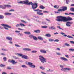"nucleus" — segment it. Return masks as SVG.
Listing matches in <instances>:
<instances>
[{"instance_id": "nucleus-1", "label": "nucleus", "mask_w": 74, "mask_h": 74, "mask_svg": "<svg viewBox=\"0 0 74 74\" xmlns=\"http://www.w3.org/2000/svg\"><path fill=\"white\" fill-rule=\"evenodd\" d=\"M56 21L58 22H67L69 21H72L73 19L68 16L67 18L66 17L62 16H58L56 17Z\"/></svg>"}, {"instance_id": "nucleus-2", "label": "nucleus", "mask_w": 74, "mask_h": 74, "mask_svg": "<svg viewBox=\"0 0 74 74\" xmlns=\"http://www.w3.org/2000/svg\"><path fill=\"white\" fill-rule=\"evenodd\" d=\"M38 3H33L32 2H29V1H28V3L27 5H31L32 6V8L33 9H36V8H37L38 7Z\"/></svg>"}, {"instance_id": "nucleus-3", "label": "nucleus", "mask_w": 74, "mask_h": 74, "mask_svg": "<svg viewBox=\"0 0 74 74\" xmlns=\"http://www.w3.org/2000/svg\"><path fill=\"white\" fill-rule=\"evenodd\" d=\"M39 57L40 58L39 59H40L41 62H42V63L46 62V59L44 58L43 56H40Z\"/></svg>"}, {"instance_id": "nucleus-4", "label": "nucleus", "mask_w": 74, "mask_h": 74, "mask_svg": "<svg viewBox=\"0 0 74 74\" xmlns=\"http://www.w3.org/2000/svg\"><path fill=\"white\" fill-rule=\"evenodd\" d=\"M2 26H3V27L6 29V30H8V29L7 28V27H8V28H11V27L10 26H9L8 25L6 24H1Z\"/></svg>"}, {"instance_id": "nucleus-5", "label": "nucleus", "mask_w": 74, "mask_h": 74, "mask_svg": "<svg viewBox=\"0 0 74 74\" xmlns=\"http://www.w3.org/2000/svg\"><path fill=\"white\" fill-rule=\"evenodd\" d=\"M28 2L29 0H27L25 1L18 2V3H19L20 4H27V5H28Z\"/></svg>"}, {"instance_id": "nucleus-6", "label": "nucleus", "mask_w": 74, "mask_h": 74, "mask_svg": "<svg viewBox=\"0 0 74 74\" xmlns=\"http://www.w3.org/2000/svg\"><path fill=\"white\" fill-rule=\"evenodd\" d=\"M67 10V8L66 7H64L63 8V9H60L58 10V11H60L61 12H63V11H66Z\"/></svg>"}, {"instance_id": "nucleus-7", "label": "nucleus", "mask_w": 74, "mask_h": 74, "mask_svg": "<svg viewBox=\"0 0 74 74\" xmlns=\"http://www.w3.org/2000/svg\"><path fill=\"white\" fill-rule=\"evenodd\" d=\"M8 62H10V63H12L13 64H16V63H18V62H15V60H9Z\"/></svg>"}, {"instance_id": "nucleus-8", "label": "nucleus", "mask_w": 74, "mask_h": 74, "mask_svg": "<svg viewBox=\"0 0 74 74\" xmlns=\"http://www.w3.org/2000/svg\"><path fill=\"white\" fill-rule=\"evenodd\" d=\"M60 59H61V60H64V61H68V60H67V58H64V57H60Z\"/></svg>"}, {"instance_id": "nucleus-9", "label": "nucleus", "mask_w": 74, "mask_h": 74, "mask_svg": "<svg viewBox=\"0 0 74 74\" xmlns=\"http://www.w3.org/2000/svg\"><path fill=\"white\" fill-rule=\"evenodd\" d=\"M22 58L25 59H28L29 58L26 56H23L22 57Z\"/></svg>"}, {"instance_id": "nucleus-10", "label": "nucleus", "mask_w": 74, "mask_h": 74, "mask_svg": "<svg viewBox=\"0 0 74 74\" xmlns=\"http://www.w3.org/2000/svg\"><path fill=\"white\" fill-rule=\"evenodd\" d=\"M64 37H68V38H73V37L72 36H70L68 35L67 36V35H65L63 36Z\"/></svg>"}, {"instance_id": "nucleus-11", "label": "nucleus", "mask_w": 74, "mask_h": 74, "mask_svg": "<svg viewBox=\"0 0 74 74\" xmlns=\"http://www.w3.org/2000/svg\"><path fill=\"white\" fill-rule=\"evenodd\" d=\"M6 39L10 41H12V38L8 36L6 37Z\"/></svg>"}, {"instance_id": "nucleus-12", "label": "nucleus", "mask_w": 74, "mask_h": 74, "mask_svg": "<svg viewBox=\"0 0 74 74\" xmlns=\"http://www.w3.org/2000/svg\"><path fill=\"white\" fill-rule=\"evenodd\" d=\"M40 52L42 53H47V51L45 50H40Z\"/></svg>"}, {"instance_id": "nucleus-13", "label": "nucleus", "mask_w": 74, "mask_h": 74, "mask_svg": "<svg viewBox=\"0 0 74 74\" xmlns=\"http://www.w3.org/2000/svg\"><path fill=\"white\" fill-rule=\"evenodd\" d=\"M6 5H5L4 6H2V5H1L0 6V8H2L3 9H5L6 7Z\"/></svg>"}, {"instance_id": "nucleus-14", "label": "nucleus", "mask_w": 74, "mask_h": 74, "mask_svg": "<svg viewBox=\"0 0 74 74\" xmlns=\"http://www.w3.org/2000/svg\"><path fill=\"white\" fill-rule=\"evenodd\" d=\"M23 50L24 51H31V49L27 48H25L23 49Z\"/></svg>"}, {"instance_id": "nucleus-15", "label": "nucleus", "mask_w": 74, "mask_h": 74, "mask_svg": "<svg viewBox=\"0 0 74 74\" xmlns=\"http://www.w3.org/2000/svg\"><path fill=\"white\" fill-rule=\"evenodd\" d=\"M64 69L65 70H64V72H66V71H67V70H68V71H70V70H71L70 68H65Z\"/></svg>"}, {"instance_id": "nucleus-16", "label": "nucleus", "mask_w": 74, "mask_h": 74, "mask_svg": "<svg viewBox=\"0 0 74 74\" xmlns=\"http://www.w3.org/2000/svg\"><path fill=\"white\" fill-rule=\"evenodd\" d=\"M37 14L39 15H44L43 13L38 12H37Z\"/></svg>"}, {"instance_id": "nucleus-17", "label": "nucleus", "mask_w": 74, "mask_h": 74, "mask_svg": "<svg viewBox=\"0 0 74 74\" xmlns=\"http://www.w3.org/2000/svg\"><path fill=\"white\" fill-rule=\"evenodd\" d=\"M34 32L36 33H40V30H37L34 31Z\"/></svg>"}, {"instance_id": "nucleus-18", "label": "nucleus", "mask_w": 74, "mask_h": 74, "mask_svg": "<svg viewBox=\"0 0 74 74\" xmlns=\"http://www.w3.org/2000/svg\"><path fill=\"white\" fill-rule=\"evenodd\" d=\"M39 8H40V9H45V7L43 6L42 5H41L39 6Z\"/></svg>"}, {"instance_id": "nucleus-19", "label": "nucleus", "mask_w": 74, "mask_h": 74, "mask_svg": "<svg viewBox=\"0 0 74 74\" xmlns=\"http://www.w3.org/2000/svg\"><path fill=\"white\" fill-rule=\"evenodd\" d=\"M4 14L5 15H11L12 14L10 13L6 12Z\"/></svg>"}, {"instance_id": "nucleus-20", "label": "nucleus", "mask_w": 74, "mask_h": 74, "mask_svg": "<svg viewBox=\"0 0 74 74\" xmlns=\"http://www.w3.org/2000/svg\"><path fill=\"white\" fill-rule=\"evenodd\" d=\"M38 40H43V38L41 36H38Z\"/></svg>"}, {"instance_id": "nucleus-21", "label": "nucleus", "mask_w": 74, "mask_h": 74, "mask_svg": "<svg viewBox=\"0 0 74 74\" xmlns=\"http://www.w3.org/2000/svg\"><path fill=\"white\" fill-rule=\"evenodd\" d=\"M24 33H25V34H28V35L30 34H31V33H30V32H25Z\"/></svg>"}, {"instance_id": "nucleus-22", "label": "nucleus", "mask_w": 74, "mask_h": 74, "mask_svg": "<svg viewBox=\"0 0 74 74\" xmlns=\"http://www.w3.org/2000/svg\"><path fill=\"white\" fill-rule=\"evenodd\" d=\"M4 16L3 15H0V19H4Z\"/></svg>"}, {"instance_id": "nucleus-23", "label": "nucleus", "mask_w": 74, "mask_h": 74, "mask_svg": "<svg viewBox=\"0 0 74 74\" xmlns=\"http://www.w3.org/2000/svg\"><path fill=\"white\" fill-rule=\"evenodd\" d=\"M45 36L46 37H50L51 36V35L49 34H46L45 35Z\"/></svg>"}, {"instance_id": "nucleus-24", "label": "nucleus", "mask_w": 74, "mask_h": 74, "mask_svg": "<svg viewBox=\"0 0 74 74\" xmlns=\"http://www.w3.org/2000/svg\"><path fill=\"white\" fill-rule=\"evenodd\" d=\"M34 11H37L38 12H42V10H41L38 9L36 10H34Z\"/></svg>"}, {"instance_id": "nucleus-25", "label": "nucleus", "mask_w": 74, "mask_h": 74, "mask_svg": "<svg viewBox=\"0 0 74 74\" xmlns=\"http://www.w3.org/2000/svg\"><path fill=\"white\" fill-rule=\"evenodd\" d=\"M28 65H29V66H30V67L31 66H32V64H33V63L30 62H28Z\"/></svg>"}, {"instance_id": "nucleus-26", "label": "nucleus", "mask_w": 74, "mask_h": 74, "mask_svg": "<svg viewBox=\"0 0 74 74\" xmlns=\"http://www.w3.org/2000/svg\"><path fill=\"white\" fill-rule=\"evenodd\" d=\"M49 41L50 42H52L53 41H54V40L53 39L50 38L49 39Z\"/></svg>"}, {"instance_id": "nucleus-27", "label": "nucleus", "mask_w": 74, "mask_h": 74, "mask_svg": "<svg viewBox=\"0 0 74 74\" xmlns=\"http://www.w3.org/2000/svg\"><path fill=\"white\" fill-rule=\"evenodd\" d=\"M54 8H57V9L59 8V6H58V5H55L54 6Z\"/></svg>"}, {"instance_id": "nucleus-28", "label": "nucleus", "mask_w": 74, "mask_h": 74, "mask_svg": "<svg viewBox=\"0 0 74 74\" xmlns=\"http://www.w3.org/2000/svg\"><path fill=\"white\" fill-rule=\"evenodd\" d=\"M19 25H20L21 26H25L26 25H24V24L22 23H20L19 24Z\"/></svg>"}, {"instance_id": "nucleus-29", "label": "nucleus", "mask_w": 74, "mask_h": 74, "mask_svg": "<svg viewBox=\"0 0 74 74\" xmlns=\"http://www.w3.org/2000/svg\"><path fill=\"white\" fill-rule=\"evenodd\" d=\"M31 67H32V68H35L36 67V66L32 64V65L31 66Z\"/></svg>"}, {"instance_id": "nucleus-30", "label": "nucleus", "mask_w": 74, "mask_h": 74, "mask_svg": "<svg viewBox=\"0 0 74 74\" xmlns=\"http://www.w3.org/2000/svg\"><path fill=\"white\" fill-rule=\"evenodd\" d=\"M42 28H45V29H47V28L48 27L46 26H42Z\"/></svg>"}, {"instance_id": "nucleus-31", "label": "nucleus", "mask_w": 74, "mask_h": 74, "mask_svg": "<svg viewBox=\"0 0 74 74\" xmlns=\"http://www.w3.org/2000/svg\"><path fill=\"white\" fill-rule=\"evenodd\" d=\"M6 7H8V8H10L11 7V5H6Z\"/></svg>"}, {"instance_id": "nucleus-32", "label": "nucleus", "mask_w": 74, "mask_h": 74, "mask_svg": "<svg viewBox=\"0 0 74 74\" xmlns=\"http://www.w3.org/2000/svg\"><path fill=\"white\" fill-rule=\"evenodd\" d=\"M33 38L35 40H37V38L36 37V36H34L33 37Z\"/></svg>"}, {"instance_id": "nucleus-33", "label": "nucleus", "mask_w": 74, "mask_h": 74, "mask_svg": "<svg viewBox=\"0 0 74 74\" xmlns=\"http://www.w3.org/2000/svg\"><path fill=\"white\" fill-rule=\"evenodd\" d=\"M66 23H68V24H73V22H66Z\"/></svg>"}, {"instance_id": "nucleus-34", "label": "nucleus", "mask_w": 74, "mask_h": 74, "mask_svg": "<svg viewBox=\"0 0 74 74\" xmlns=\"http://www.w3.org/2000/svg\"><path fill=\"white\" fill-rule=\"evenodd\" d=\"M5 65H3L2 64L0 65V67H5Z\"/></svg>"}, {"instance_id": "nucleus-35", "label": "nucleus", "mask_w": 74, "mask_h": 74, "mask_svg": "<svg viewBox=\"0 0 74 74\" xmlns=\"http://www.w3.org/2000/svg\"><path fill=\"white\" fill-rule=\"evenodd\" d=\"M49 29H53V30H55L56 29V28L53 27V26H51V28H49Z\"/></svg>"}, {"instance_id": "nucleus-36", "label": "nucleus", "mask_w": 74, "mask_h": 74, "mask_svg": "<svg viewBox=\"0 0 74 74\" xmlns=\"http://www.w3.org/2000/svg\"><path fill=\"white\" fill-rule=\"evenodd\" d=\"M9 11V12H14L15 11V10L14 9H11Z\"/></svg>"}, {"instance_id": "nucleus-37", "label": "nucleus", "mask_w": 74, "mask_h": 74, "mask_svg": "<svg viewBox=\"0 0 74 74\" xmlns=\"http://www.w3.org/2000/svg\"><path fill=\"white\" fill-rule=\"evenodd\" d=\"M66 26H69V27H70V26H71L72 25L69 24L68 23H66Z\"/></svg>"}, {"instance_id": "nucleus-38", "label": "nucleus", "mask_w": 74, "mask_h": 74, "mask_svg": "<svg viewBox=\"0 0 74 74\" xmlns=\"http://www.w3.org/2000/svg\"><path fill=\"white\" fill-rule=\"evenodd\" d=\"M64 45H66V46H67V47H69V46H70V45L67 43H65Z\"/></svg>"}, {"instance_id": "nucleus-39", "label": "nucleus", "mask_w": 74, "mask_h": 74, "mask_svg": "<svg viewBox=\"0 0 74 74\" xmlns=\"http://www.w3.org/2000/svg\"><path fill=\"white\" fill-rule=\"evenodd\" d=\"M17 55L18 56H23L22 54H19V53H17Z\"/></svg>"}, {"instance_id": "nucleus-40", "label": "nucleus", "mask_w": 74, "mask_h": 74, "mask_svg": "<svg viewBox=\"0 0 74 74\" xmlns=\"http://www.w3.org/2000/svg\"><path fill=\"white\" fill-rule=\"evenodd\" d=\"M40 69H42V70H44V69H45V68H44L42 66H40Z\"/></svg>"}, {"instance_id": "nucleus-41", "label": "nucleus", "mask_w": 74, "mask_h": 74, "mask_svg": "<svg viewBox=\"0 0 74 74\" xmlns=\"http://www.w3.org/2000/svg\"><path fill=\"white\" fill-rule=\"evenodd\" d=\"M34 36L32 35H30L29 36V37H30L31 38H33V37Z\"/></svg>"}, {"instance_id": "nucleus-42", "label": "nucleus", "mask_w": 74, "mask_h": 74, "mask_svg": "<svg viewBox=\"0 0 74 74\" xmlns=\"http://www.w3.org/2000/svg\"><path fill=\"white\" fill-rule=\"evenodd\" d=\"M37 52V51H33L31 52L32 53H36Z\"/></svg>"}, {"instance_id": "nucleus-43", "label": "nucleus", "mask_w": 74, "mask_h": 74, "mask_svg": "<svg viewBox=\"0 0 74 74\" xmlns=\"http://www.w3.org/2000/svg\"><path fill=\"white\" fill-rule=\"evenodd\" d=\"M69 50L70 51H74V49H70Z\"/></svg>"}, {"instance_id": "nucleus-44", "label": "nucleus", "mask_w": 74, "mask_h": 74, "mask_svg": "<svg viewBox=\"0 0 74 74\" xmlns=\"http://www.w3.org/2000/svg\"><path fill=\"white\" fill-rule=\"evenodd\" d=\"M70 10L72 11H73V12H74V8H71L70 9Z\"/></svg>"}, {"instance_id": "nucleus-45", "label": "nucleus", "mask_w": 74, "mask_h": 74, "mask_svg": "<svg viewBox=\"0 0 74 74\" xmlns=\"http://www.w3.org/2000/svg\"><path fill=\"white\" fill-rule=\"evenodd\" d=\"M54 41L55 42H58V41H59V40L58 39L55 40H54Z\"/></svg>"}, {"instance_id": "nucleus-46", "label": "nucleus", "mask_w": 74, "mask_h": 74, "mask_svg": "<svg viewBox=\"0 0 74 74\" xmlns=\"http://www.w3.org/2000/svg\"><path fill=\"white\" fill-rule=\"evenodd\" d=\"M3 59L4 60V61H6L7 58L5 57H4L3 58Z\"/></svg>"}, {"instance_id": "nucleus-47", "label": "nucleus", "mask_w": 74, "mask_h": 74, "mask_svg": "<svg viewBox=\"0 0 74 74\" xmlns=\"http://www.w3.org/2000/svg\"><path fill=\"white\" fill-rule=\"evenodd\" d=\"M2 51H8V50L6 49H2Z\"/></svg>"}, {"instance_id": "nucleus-48", "label": "nucleus", "mask_w": 74, "mask_h": 74, "mask_svg": "<svg viewBox=\"0 0 74 74\" xmlns=\"http://www.w3.org/2000/svg\"><path fill=\"white\" fill-rule=\"evenodd\" d=\"M21 22H23V23H26V22L23 21V20H21Z\"/></svg>"}, {"instance_id": "nucleus-49", "label": "nucleus", "mask_w": 74, "mask_h": 74, "mask_svg": "<svg viewBox=\"0 0 74 74\" xmlns=\"http://www.w3.org/2000/svg\"><path fill=\"white\" fill-rule=\"evenodd\" d=\"M69 1H69L66 0V3L67 4H69Z\"/></svg>"}, {"instance_id": "nucleus-50", "label": "nucleus", "mask_w": 74, "mask_h": 74, "mask_svg": "<svg viewBox=\"0 0 74 74\" xmlns=\"http://www.w3.org/2000/svg\"><path fill=\"white\" fill-rule=\"evenodd\" d=\"M22 67H23V68L27 67L26 66V65H22Z\"/></svg>"}, {"instance_id": "nucleus-51", "label": "nucleus", "mask_w": 74, "mask_h": 74, "mask_svg": "<svg viewBox=\"0 0 74 74\" xmlns=\"http://www.w3.org/2000/svg\"><path fill=\"white\" fill-rule=\"evenodd\" d=\"M74 15V13H69V15Z\"/></svg>"}, {"instance_id": "nucleus-52", "label": "nucleus", "mask_w": 74, "mask_h": 74, "mask_svg": "<svg viewBox=\"0 0 74 74\" xmlns=\"http://www.w3.org/2000/svg\"><path fill=\"white\" fill-rule=\"evenodd\" d=\"M65 68H62L61 69V70H62V71H64V70H65Z\"/></svg>"}, {"instance_id": "nucleus-53", "label": "nucleus", "mask_w": 74, "mask_h": 74, "mask_svg": "<svg viewBox=\"0 0 74 74\" xmlns=\"http://www.w3.org/2000/svg\"><path fill=\"white\" fill-rule=\"evenodd\" d=\"M43 12L44 13H48V12L46 11H43Z\"/></svg>"}, {"instance_id": "nucleus-54", "label": "nucleus", "mask_w": 74, "mask_h": 74, "mask_svg": "<svg viewBox=\"0 0 74 74\" xmlns=\"http://www.w3.org/2000/svg\"><path fill=\"white\" fill-rule=\"evenodd\" d=\"M7 69H8V70H10V69H11V68L10 67H8L7 68Z\"/></svg>"}, {"instance_id": "nucleus-55", "label": "nucleus", "mask_w": 74, "mask_h": 74, "mask_svg": "<svg viewBox=\"0 0 74 74\" xmlns=\"http://www.w3.org/2000/svg\"><path fill=\"white\" fill-rule=\"evenodd\" d=\"M56 54H57L58 55H61L60 53H57Z\"/></svg>"}, {"instance_id": "nucleus-56", "label": "nucleus", "mask_w": 74, "mask_h": 74, "mask_svg": "<svg viewBox=\"0 0 74 74\" xmlns=\"http://www.w3.org/2000/svg\"><path fill=\"white\" fill-rule=\"evenodd\" d=\"M15 46H16V47H20L19 46V45H16L15 44Z\"/></svg>"}, {"instance_id": "nucleus-57", "label": "nucleus", "mask_w": 74, "mask_h": 74, "mask_svg": "<svg viewBox=\"0 0 74 74\" xmlns=\"http://www.w3.org/2000/svg\"><path fill=\"white\" fill-rule=\"evenodd\" d=\"M1 55H3V56L5 55V54L4 53H1Z\"/></svg>"}, {"instance_id": "nucleus-58", "label": "nucleus", "mask_w": 74, "mask_h": 74, "mask_svg": "<svg viewBox=\"0 0 74 74\" xmlns=\"http://www.w3.org/2000/svg\"><path fill=\"white\" fill-rule=\"evenodd\" d=\"M18 30H23V29L20 28H18Z\"/></svg>"}, {"instance_id": "nucleus-59", "label": "nucleus", "mask_w": 74, "mask_h": 74, "mask_svg": "<svg viewBox=\"0 0 74 74\" xmlns=\"http://www.w3.org/2000/svg\"><path fill=\"white\" fill-rule=\"evenodd\" d=\"M65 56H66V58H69V56L68 55H65Z\"/></svg>"}, {"instance_id": "nucleus-60", "label": "nucleus", "mask_w": 74, "mask_h": 74, "mask_svg": "<svg viewBox=\"0 0 74 74\" xmlns=\"http://www.w3.org/2000/svg\"><path fill=\"white\" fill-rule=\"evenodd\" d=\"M46 21H48L49 22H50V20H49L47 18H46Z\"/></svg>"}, {"instance_id": "nucleus-61", "label": "nucleus", "mask_w": 74, "mask_h": 74, "mask_svg": "<svg viewBox=\"0 0 74 74\" xmlns=\"http://www.w3.org/2000/svg\"><path fill=\"white\" fill-rule=\"evenodd\" d=\"M71 43L72 44H74V42L73 41H70Z\"/></svg>"}, {"instance_id": "nucleus-62", "label": "nucleus", "mask_w": 74, "mask_h": 74, "mask_svg": "<svg viewBox=\"0 0 74 74\" xmlns=\"http://www.w3.org/2000/svg\"><path fill=\"white\" fill-rule=\"evenodd\" d=\"M16 27H19V24H17L16 25Z\"/></svg>"}, {"instance_id": "nucleus-63", "label": "nucleus", "mask_w": 74, "mask_h": 74, "mask_svg": "<svg viewBox=\"0 0 74 74\" xmlns=\"http://www.w3.org/2000/svg\"><path fill=\"white\" fill-rule=\"evenodd\" d=\"M71 6L74 7V4H71Z\"/></svg>"}, {"instance_id": "nucleus-64", "label": "nucleus", "mask_w": 74, "mask_h": 74, "mask_svg": "<svg viewBox=\"0 0 74 74\" xmlns=\"http://www.w3.org/2000/svg\"><path fill=\"white\" fill-rule=\"evenodd\" d=\"M2 74H7L6 73L4 72L2 73Z\"/></svg>"}]
</instances>
